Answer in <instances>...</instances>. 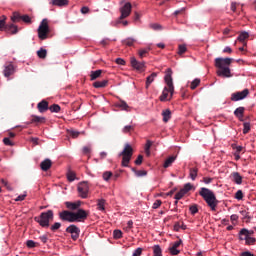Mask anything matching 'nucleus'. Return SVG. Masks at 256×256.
Segmentation results:
<instances>
[{"mask_svg": "<svg viewBox=\"0 0 256 256\" xmlns=\"http://www.w3.org/2000/svg\"><path fill=\"white\" fill-rule=\"evenodd\" d=\"M26 245L29 249H33L34 247H37V245H39V243L33 241V240H28L26 242Z\"/></svg>", "mask_w": 256, "mask_h": 256, "instance_id": "obj_46", "label": "nucleus"}, {"mask_svg": "<svg viewBox=\"0 0 256 256\" xmlns=\"http://www.w3.org/2000/svg\"><path fill=\"white\" fill-rule=\"evenodd\" d=\"M153 146V142L151 140L146 141L145 145V153L146 155L150 156L151 155V147Z\"/></svg>", "mask_w": 256, "mask_h": 256, "instance_id": "obj_33", "label": "nucleus"}, {"mask_svg": "<svg viewBox=\"0 0 256 256\" xmlns=\"http://www.w3.org/2000/svg\"><path fill=\"white\" fill-rule=\"evenodd\" d=\"M164 123H169V119H171V110L166 109L162 112Z\"/></svg>", "mask_w": 256, "mask_h": 256, "instance_id": "obj_29", "label": "nucleus"}, {"mask_svg": "<svg viewBox=\"0 0 256 256\" xmlns=\"http://www.w3.org/2000/svg\"><path fill=\"white\" fill-rule=\"evenodd\" d=\"M199 173V168L193 167L189 169V176L192 179V181H195L197 179V174Z\"/></svg>", "mask_w": 256, "mask_h": 256, "instance_id": "obj_27", "label": "nucleus"}, {"mask_svg": "<svg viewBox=\"0 0 256 256\" xmlns=\"http://www.w3.org/2000/svg\"><path fill=\"white\" fill-rule=\"evenodd\" d=\"M171 73V69H168V73L164 77L167 87L163 89V92L160 96V101L162 102L167 101L169 93L170 97H173V93H175V86H173V77H171Z\"/></svg>", "mask_w": 256, "mask_h": 256, "instance_id": "obj_3", "label": "nucleus"}, {"mask_svg": "<svg viewBox=\"0 0 256 256\" xmlns=\"http://www.w3.org/2000/svg\"><path fill=\"white\" fill-rule=\"evenodd\" d=\"M52 165L53 162L51 161V159L46 158L44 161L40 163V168L42 169V171H49Z\"/></svg>", "mask_w": 256, "mask_h": 256, "instance_id": "obj_17", "label": "nucleus"}, {"mask_svg": "<svg viewBox=\"0 0 256 256\" xmlns=\"http://www.w3.org/2000/svg\"><path fill=\"white\" fill-rule=\"evenodd\" d=\"M100 43H101L102 47H107V45H109V43H111V39L105 38Z\"/></svg>", "mask_w": 256, "mask_h": 256, "instance_id": "obj_61", "label": "nucleus"}, {"mask_svg": "<svg viewBox=\"0 0 256 256\" xmlns=\"http://www.w3.org/2000/svg\"><path fill=\"white\" fill-rule=\"evenodd\" d=\"M4 77H11V75H13V73H15V66H13L12 63L6 64L4 66Z\"/></svg>", "mask_w": 256, "mask_h": 256, "instance_id": "obj_15", "label": "nucleus"}, {"mask_svg": "<svg viewBox=\"0 0 256 256\" xmlns=\"http://www.w3.org/2000/svg\"><path fill=\"white\" fill-rule=\"evenodd\" d=\"M47 121L45 117L37 116V115H32V119L30 123H35L36 125L43 124Z\"/></svg>", "mask_w": 256, "mask_h": 256, "instance_id": "obj_21", "label": "nucleus"}, {"mask_svg": "<svg viewBox=\"0 0 256 256\" xmlns=\"http://www.w3.org/2000/svg\"><path fill=\"white\" fill-rule=\"evenodd\" d=\"M116 107H120L123 111H127L129 109V105H127V102L125 101H120L116 104Z\"/></svg>", "mask_w": 256, "mask_h": 256, "instance_id": "obj_38", "label": "nucleus"}, {"mask_svg": "<svg viewBox=\"0 0 256 256\" xmlns=\"http://www.w3.org/2000/svg\"><path fill=\"white\" fill-rule=\"evenodd\" d=\"M235 199H237L238 201H241L243 199V191L242 190H238L235 193Z\"/></svg>", "mask_w": 256, "mask_h": 256, "instance_id": "obj_55", "label": "nucleus"}, {"mask_svg": "<svg viewBox=\"0 0 256 256\" xmlns=\"http://www.w3.org/2000/svg\"><path fill=\"white\" fill-rule=\"evenodd\" d=\"M245 39H249V33L241 32L240 35L238 36V41L243 43V41H245Z\"/></svg>", "mask_w": 256, "mask_h": 256, "instance_id": "obj_40", "label": "nucleus"}, {"mask_svg": "<svg viewBox=\"0 0 256 256\" xmlns=\"http://www.w3.org/2000/svg\"><path fill=\"white\" fill-rule=\"evenodd\" d=\"M156 77H157V72H154L146 78V89H149V86L151 85V83H153V81H155Z\"/></svg>", "mask_w": 256, "mask_h": 256, "instance_id": "obj_28", "label": "nucleus"}, {"mask_svg": "<svg viewBox=\"0 0 256 256\" xmlns=\"http://www.w3.org/2000/svg\"><path fill=\"white\" fill-rule=\"evenodd\" d=\"M52 5H56V7H65L69 5V0H52Z\"/></svg>", "mask_w": 256, "mask_h": 256, "instance_id": "obj_26", "label": "nucleus"}, {"mask_svg": "<svg viewBox=\"0 0 256 256\" xmlns=\"http://www.w3.org/2000/svg\"><path fill=\"white\" fill-rule=\"evenodd\" d=\"M189 211L191 212L192 215H195L199 213V208H197V205H192L189 207Z\"/></svg>", "mask_w": 256, "mask_h": 256, "instance_id": "obj_50", "label": "nucleus"}, {"mask_svg": "<svg viewBox=\"0 0 256 256\" xmlns=\"http://www.w3.org/2000/svg\"><path fill=\"white\" fill-rule=\"evenodd\" d=\"M133 9V5H131L130 2H126L121 8H120V17H119V23H121L122 19H127L129 15H131V11Z\"/></svg>", "mask_w": 256, "mask_h": 256, "instance_id": "obj_8", "label": "nucleus"}, {"mask_svg": "<svg viewBox=\"0 0 256 256\" xmlns=\"http://www.w3.org/2000/svg\"><path fill=\"white\" fill-rule=\"evenodd\" d=\"M53 219H54L53 210L42 212L40 216L34 217V221H36V223H38L40 227H44V228L49 227V222L53 221Z\"/></svg>", "mask_w": 256, "mask_h": 256, "instance_id": "obj_4", "label": "nucleus"}, {"mask_svg": "<svg viewBox=\"0 0 256 256\" xmlns=\"http://www.w3.org/2000/svg\"><path fill=\"white\" fill-rule=\"evenodd\" d=\"M113 237L114 239H121V237H123V232L121 230H114Z\"/></svg>", "mask_w": 256, "mask_h": 256, "instance_id": "obj_47", "label": "nucleus"}, {"mask_svg": "<svg viewBox=\"0 0 256 256\" xmlns=\"http://www.w3.org/2000/svg\"><path fill=\"white\" fill-rule=\"evenodd\" d=\"M5 21H7V16H0V31H5L7 29V24Z\"/></svg>", "mask_w": 256, "mask_h": 256, "instance_id": "obj_30", "label": "nucleus"}, {"mask_svg": "<svg viewBox=\"0 0 256 256\" xmlns=\"http://www.w3.org/2000/svg\"><path fill=\"white\" fill-rule=\"evenodd\" d=\"M7 33H11L12 35H17L19 33V28L15 24H7L6 26Z\"/></svg>", "mask_w": 256, "mask_h": 256, "instance_id": "obj_18", "label": "nucleus"}, {"mask_svg": "<svg viewBox=\"0 0 256 256\" xmlns=\"http://www.w3.org/2000/svg\"><path fill=\"white\" fill-rule=\"evenodd\" d=\"M3 143H4V145H7L8 147H13V142L11 141V138H4L3 139Z\"/></svg>", "mask_w": 256, "mask_h": 256, "instance_id": "obj_56", "label": "nucleus"}, {"mask_svg": "<svg viewBox=\"0 0 256 256\" xmlns=\"http://www.w3.org/2000/svg\"><path fill=\"white\" fill-rule=\"evenodd\" d=\"M49 33V20H47V18H44L38 27V37L41 41H45V39L49 37Z\"/></svg>", "mask_w": 256, "mask_h": 256, "instance_id": "obj_6", "label": "nucleus"}, {"mask_svg": "<svg viewBox=\"0 0 256 256\" xmlns=\"http://www.w3.org/2000/svg\"><path fill=\"white\" fill-rule=\"evenodd\" d=\"M21 14L19 12H14L13 15L11 16V21L12 23H19V21H22Z\"/></svg>", "mask_w": 256, "mask_h": 256, "instance_id": "obj_31", "label": "nucleus"}, {"mask_svg": "<svg viewBox=\"0 0 256 256\" xmlns=\"http://www.w3.org/2000/svg\"><path fill=\"white\" fill-rule=\"evenodd\" d=\"M153 253H154V256H161L162 255L161 246L155 245L153 247Z\"/></svg>", "mask_w": 256, "mask_h": 256, "instance_id": "obj_43", "label": "nucleus"}, {"mask_svg": "<svg viewBox=\"0 0 256 256\" xmlns=\"http://www.w3.org/2000/svg\"><path fill=\"white\" fill-rule=\"evenodd\" d=\"M78 194L82 199H87L89 195V184L87 182H80L78 184Z\"/></svg>", "mask_w": 256, "mask_h": 256, "instance_id": "obj_10", "label": "nucleus"}, {"mask_svg": "<svg viewBox=\"0 0 256 256\" xmlns=\"http://www.w3.org/2000/svg\"><path fill=\"white\" fill-rule=\"evenodd\" d=\"M65 206L67 207V209H70L71 211H76V209H79V207H81V201L65 202Z\"/></svg>", "mask_w": 256, "mask_h": 256, "instance_id": "obj_19", "label": "nucleus"}, {"mask_svg": "<svg viewBox=\"0 0 256 256\" xmlns=\"http://www.w3.org/2000/svg\"><path fill=\"white\" fill-rule=\"evenodd\" d=\"M103 75V70H95L90 72V81H96V79H99Z\"/></svg>", "mask_w": 256, "mask_h": 256, "instance_id": "obj_24", "label": "nucleus"}, {"mask_svg": "<svg viewBox=\"0 0 256 256\" xmlns=\"http://www.w3.org/2000/svg\"><path fill=\"white\" fill-rule=\"evenodd\" d=\"M162 201L161 200H156L154 203H153V206H152V209H159L162 205Z\"/></svg>", "mask_w": 256, "mask_h": 256, "instance_id": "obj_58", "label": "nucleus"}, {"mask_svg": "<svg viewBox=\"0 0 256 256\" xmlns=\"http://www.w3.org/2000/svg\"><path fill=\"white\" fill-rule=\"evenodd\" d=\"M37 55L39 59H45L47 57V50L41 48L40 50L37 51Z\"/></svg>", "mask_w": 256, "mask_h": 256, "instance_id": "obj_37", "label": "nucleus"}, {"mask_svg": "<svg viewBox=\"0 0 256 256\" xmlns=\"http://www.w3.org/2000/svg\"><path fill=\"white\" fill-rule=\"evenodd\" d=\"M191 189H193V185H191V183H187L184 185V187L182 188V190L187 194L189 193V191H191Z\"/></svg>", "mask_w": 256, "mask_h": 256, "instance_id": "obj_52", "label": "nucleus"}, {"mask_svg": "<svg viewBox=\"0 0 256 256\" xmlns=\"http://www.w3.org/2000/svg\"><path fill=\"white\" fill-rule=\"evenodd\" d=\"M233 63V58H216L215 59V68L217 70L218 77H233L231 75V69L229 66Z\"/></svg>", "mask_w": 256, "mask_h": 256, "instance_id": "obj_1", "label": "nucleus"}, {"mask_svg": "<svg viewBox=\"0 0 256 256\" xmlns=\"http://www.w3.org/2000/svg\"><path fill=\"white\" fill-rule=\"evenodd\" d=\"M199 195L200 197H202V199H204L208 207H210L211 211H217V205H219V200H217V196H215L213 190L202 187L199 190Z\"/></svg>", "mask_w": 256, "mask_h": 256, "instance_id": "obj_2", "label": "nucleus"}, {"mask_svg": "<svg viewBox=\"0 0 256 256\" xmlns=\"http://www.w3.org/2000/svg\"><path fill=\"white\" fill-rule=\"evenodd\" d=\"M151 29H153L154 31H159V29H161V25L158 23H154V24H150Z\"/></svg>", "mask_w": 256, "mask_h": 256, "instance_id": "obj_62", "label": "nucleus"}, {"mask_svg": "<svg viewBox=\"0 0 256 256\" xmlns=\"http://www.w3.org/2000/svg\"><path fill=\"white\" fill-rule=\"evenodd\" d=\"M249 95V89H244L241 92H236L231 95V101H241Z\"/></svg>", "mask_w": 256, "mask_h": 256, "instance_id": "obj_12", "label": "nucleus"}, {"mask_svg": "<svg viewBox=\"0 0 256 256\" xmlns=\"http://www.w3.org/2000/svg\"><path fill=\"white\" fill-rule=\"evenodd\" d=\"M132 171L135 173L136 177H145V175H147V171L145 170H137L132 168Z\"/></svg>", "mask_w": 256, "mask_h": 256, "instance_id": "obj_34", "label": "nucleus"}, {"mask_svg": "<svg viewBox=\"0 0 256 256\" xmlns=\"http://www.w3.org/2000/svg\"><path fill=\"white\" fill-rule=\"evenodd\" d=\"M250 237L251 236H249L247 233L243 232V229L240 230V232H239L240 241H246Z\"/></svg>", "mask_w": 256, "mask_h": 256, "instance_id": "obj_41", "label": "nucleus"}, {"mask_svg": "<svg viewBox=\"0 0 256 256\" xmlns=\"http://www.w3.org/2000/svg\"><path fill=\"white\" fill-rule=\"evenodd\" d=\"M122 157V167H129L131 158L133 157V147L130 144H125L123 151L119 154Z\"/></svg>", "mask_w": 256, "mask_h": 256, "instance_id": "obj_5", "label": "nucleus"}, {"mask_svg": "<svg viewBox=\"0 0 256 256\" xmlns=\"http://www.w3.org/2000/svg\"><path fill=\"white\" fill-rule=\"evenodd\" d=\"M255 242H256V239L253 238L252 236H250V238H248V239L245 241V245H255Z\"/></svg>", "mask_w": 256, "mask_h": 256, "instance_id": "obj_57", "label": "nucleus"}, {"mask_svg": "<svg viewBox=\"0 0 256 256\" xmlns=\"http://www.w3.org/2000/svg\"><path fill=\"white\" fill-rule=\"evenodd\" d=\"M231 179L234 181V183H236V185H241V183H243V177L241 174H239V172H233L231 174Z\"/></svg>", "mask_w": 256, "mask_h": 256, "instance_id": "obj_20", "label": "nucleus"}, {"mask_svg": "<svg viewBox=\"0 0 256 256\" xmlns=\"http://www.w3.org/2000/svg\"><path fill=\"white\" fill-rule=\"evenodd\" d=\"M58 215L61 221H67L68 223H73V212L69 210H64L62 212H59Z\"/></svg>", "mask_w": 256, "mask_h": 256, "instance_id": "obj_11", "label": "nucleus"}, {"mask_svg": "<svg viewBox=\"0 0 256 256\" xmlns=\"http://www.w3.org/2000/svg\"><path fill=\"white\" fill-rule=\"evenodd\" d=\"M66 233H70L71 239L73 241H77V239H79V235H81V229H79L77 225L72 224L66 228Z\"/></svg>", "mask_w": 256, "mask_h": 256, "instance_id": "obj_9", "label": "nucleus"}, {"mask_svg": "<svg viewBox=\"0 0 256 256\" xmlns=\"http://www.w3.org/2000/svg\"><path fill=\"white\" fill-rule=\"evenodd\" d=\"M175 159H177V156L168 157L164 162V165H163L164 169L171 167V165H173V163H175Z\"/></svg>", "mask_w": 256, "mask_h": 256, "instance_id": "obj_25", "label": "nucleus"}, {"mask_svg": "<svg viewBox=\"0 0 256 256\" xmlns=\"http://www.w3.org/2000/svg\"><path fill=\"white\" fill-rule=\"evenodd\" d=\"M1 183H2V185H4V187H6V189L8 191H13V188L11 187V185H9V182H7V180L2 178Z\"/></svg>", "mask_w": 256, "mask_h": 256, "instance_id": "obj_51", "label": "nucleus"}, {"mask_svg": "<svg viewBox=\"0 0 256 256\" xmlns=\"http://www.w3.org/2000/svg\"><path fill=\"white\" fill-rule=\"evenodd\" d=\"M73 223H85L87 217H89V211L84 209H78L76 212H72Z\"/></svg>", "mask_w": 256, "mask_h": 256, "instance_id": "obj_7", "label": "nucleus"}, {"mask_svg": "<svg viewBox=\"0 0 256 256\" xmlns=\"http://www.w3.org/2000/svg\"><path fill=\"white\" fill-rule=\"evenodd\" d=\"M244 114H245V107H238L234 111V115H235V117H237L239 119V121H243V115Z\"/></svg>", "mask_w": 256, "mask_h": 256, "instance_id": "obj_23", "label": "nucleus"}, {"mask_svg": "<svg viewBox=\"0 0 256 256\" xmlns=\"http://www.w3.org/2000/svg\"><path fill=\"white\" fill-rule=\"evenodd\" d=\"M58 229H61V223L55 222L51 227L50 230L55 233V231H58Z\"/></svg>", "mask_w": 256, "mask_h": 256, "instance_id": "obj_48", "label": "nucleus"}, {"mask_svg": "<svg viewBox=\"0 0 256 256\" xmlns=\"http://www.w3.org/2000/svg\"><path fill=\"white\" fill-rule=\"evenodd\" d=\"M185 195H187L182 189L176 193L174 199H176V201H179L181 199H183V197H185Z\"/></svg>", "mask_w": 256, "mask_h": 256, "instance_id": "obj_44", "label": "nucleus"}, {"mask_svg": "<svg viewBox=\"0 0 256 256\" xmlns=\"http://www.w3.org/2000/svg\"><path fill=\"white\" fill-rule=\"evenodd\" d=\"M187 53V46L185 44H181L178 46V55H183Z\"/></svg>", "mask_w": 256, "mask_h": 256, "instance_id": "obj_42", "label": "nucleus"}, {"mask_svg": "<svg viewBox=\"0 0 256 256\" xmlns=\"http://www.w3.org/2000/svg\"><path fill=\"white\" fill-rule=\"evenodd\" d=\"M181 243H183L182 240L174 242L169 248V253L172 255H179L181 253V251L179 250V247H181Z\"/></svg>", "mask_w": 256, "mask_h": 256, "instance_id": "obj_14", "label": "nucleus"}, {"mask_svg": "<svg viewBox=\"0 0 256 256\" xmlns=\"http://www.w3.org/2000/svg\"><path fill=\"white\" fill-rule=\"evenodd\" d=\"M83 153L84 155H89V153H91V146H84Z\"/></svg>", "mask_w": 256, "mask_h": 256, "instance_id": "obj_64", "label": "nucleus"}, {"mask_svg": "<svg viewBox=\"0 0 256 256\" xmlns=\"http://www.w3.org/2000/svg\"><path fill=\"white\" fill-rule=\"evenodd\" d=\"M111 177H113V173L110 171H106L103 173V179L104 181H109V179H111Z\"/></svg>", "mask_w": 256, "mask_h": 256, "instance_id": "obj_49", "label": "nucleus"}, {"mask_svg": "<svg viewBox=\"0 0 256 256\" xmlns=\"http://www.w3.org/2000/svg\"><path fill=\"white\" fill-rule=\"evenodd\" d=\"M243 127H244L243 134L247 135V133H249V131H251V124H249V122H245L243 124Z\"/></svg>", "mask_w": 256, "mask_h": 256, "instance_id": "obj_45", "label": "nucleus"}, {"mask_svg": "<svg viewBox=\"0 0 256 256\" xmlns=\"http://www.w3.org/2000/svg\"><path fill=\"white\" fill-rule=\"evenodd\" d=\"M200 84L201 80L199 78H196L191 82L190 89L195 90L197 89V87H199Z\"/></svg>", "mask_w": 256, "mask_h": 256, "instance_id": "obj_35", "label": "nucleus"}, {"mask_svg": "<svg viewBox=\"0 0 256 256\" xmlns=\"http://www.w3.org/2000/svg\"><path fill=\"white\" fill-rule=\"evenodd\" d=\"M134 163L135 165H141L143 163V155H139Z\"/></svg>", "mask_w": 256, "mask_h": 256, "instance_id": "obj_63", "label": "nucleus"}, {"mask_svg": "<svg viewBox=\"0 0 256 256\" xmlns=\"http://www.w3.org/2000/svg\"><path fill=\"white\" fill-rule=\"evenodd\" d=\"M136 42L137 40L135 38H127L123 40V44L127 45L128 47H133V45H135Z\"/></svg>", "mask_w": 256, "mask_h": 256, "instance_id": "obj_32", "label": "nucleus"}, {"mask_svg": "<svg viewBox=\"0 0 256 256\" xmlns=\"http://www.w3.org/2000/svg\"><path fill=\"white\" fill-rule=\"evenodd\" d=\"M107 85H109V80L96 81L93 83V87H95V89H104Z\"/></svg>", "mask_w": 256, "mask_h": 256, "instance_id": "obj_22", "label": "nucleus"}, {"mask_svg": "<svg viewBox=\"0 0 256 256\" xmlns=\"http://www.w3.org/2000/svg\"><path fill=\"white\" fill-rule=\"evenodd\" d=\"M49 111H51V113H59L61 106H59V104H53L49 107Z\"/></svg>", "mask_w": 256, "mask_h": 256, "instance_id": "obj_36", "label": "nucleus"}, {"mask_svg": "<svg viewBox=\"0 0 256 256\" xmlns=\"http://www.w3.org/2000/svg\"><path fill=\"white\" fill-rule=\"evenodd\" d=\"M22 21L24 23H27L28 25H31V23H32L31 17H29V15H22Z\"/></svg>", "mask_w": 256, "mask_h": 256, "instance_id": "obj_54", "label": "nucleus"}, {"mask_svg": "<svg viewBox=\"0 0 256 256\" xmlns=\"http://www.w3.org/2000/svg\"><path fill=\"white\" fill-rule=\"evenodd\" d=\"M69 135L70 137H72L73 139H77V137H79L80 132L79 131H75V130H70L69 131Z\"/></svg>", "mask_w": 256, "mask_h": 256, "instance_id": "obj_53", "label": "nucleus"}, {"mask_svg": "<svg viewBox=\"0 0 256 256\" xmlns=\"http://www.w3.org/2000/svg\"><path fill=\"white\" fill-rule=\"evenodd\" d=\"M67 179L70 182H73L75 180V173L74 172H68Z\"/></svg>", "mask_w": 256, "mask_h": 256, "instance_id": "obj_60", "label": "nucleus"}, {"mask_svg": "<svg viewBox=\"0 0 256 256\" xmlns=\"http://www.w3.org/2000/svg\"><path fill=\"white\" fill-rule=\"evenodd\" d=\"M37 109L39 113H45L46 111H49V102H47V100H42L37 104Z\"/></svg>", "mask_w": 256, "mask_h": 256, "instance_id": "obj_16", "label": "nucleus"}, {"mask_svg": "<svg viewBox=\"0 0 256 256\" xmlns=\"http://www.w3.org/2000/svg\"><path fill=\"white\" fill-rule=\"evenodd\" d=\"M130 63L136 71H145V62H139L135 57L130 58Z\"/></svg>", "mask_w": 256, "mask_h": 256, "instance_id": "obj_13", "label": "nucleus"}, {"mask_svg": "<svg viewBox=\"0 0 256 256\" xmlns=\"http://www.w3.org/2000/svg\"><path fill=\"white\" fill-rule=\"evenodd\" d=\"M141 255H143V248H137V249L133 252V254H132V256H141Z\"/></svg>", "mask_w": 256, "mask_h": 256, "instance_id": "obj_59", "label": "nucleus"}, {"mask_svg": "<svg viewBox=\"0 0 256 256\" xmlns=\"http://www.w3.org/2000/svg\"><path fill=\"white\" fill-rule=\"evenodd\" d=\"M107 201H105V199H100L98 200V209L99 211H104L105 210V205H106Z\"/></svg>", "mask_w": 256, "mask_h": 256, "instance_id": "obj_39", "label": "nucleus"}]
</instances>
